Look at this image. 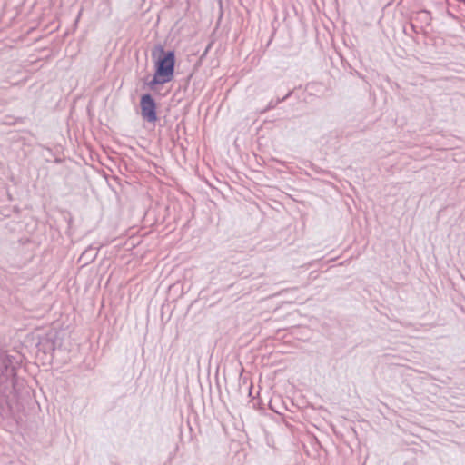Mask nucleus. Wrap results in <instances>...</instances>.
Instances as JSON below:
<instances>
[{
    "mask_svg": "<svg viewBox=\"0 0 465 465\" xmlns=\"http://www.w3.org/2000/svg\"><path fill=\"white\" fill-rule=\"evenodd\" d=\"M292 94V90L289 91L282 98H280V103L286 101Z\"/></svg>",
    "mask_w": 465,
    "mask_h": 465,
    "instance_id": "nucleus-7",
    "label": "nucleus"
},
{
    "mask_svg": "<svg viewBox=\"0 0 465 465\" xmlns=\"http://www.w3.org/2000/svg\"><path fill=\"white\" fill-rule=\"evenodd\" d=\"M151 54L154 62V74L146 85L154 91L158 85H163L173 79L176 56L174 50H165L160 44L153 48Z\"/></svg>",
    "mask_w": 465,
    "mask_h": 465,
    "instance_id": "nucleus-2",
    "label": "nucleus"
},
{
    "mask_svg": "<svg viewBox=\"0 0 465 465\" xmlns=\"http://www.w3.org/2000/svg\"><path fill=\"white\" fill-rule=\"evenodd\" d=\"M140 109L142 118L150 124H155L158 121L157 103L152 94L145 93L140 97Z\"/></svg>",
    "mask_w": 465,
    "mask_h": 465,
    "instance_id": "nucleus-3",
    "label": "nucleus"
},
{
    "mask_svg": "<svg viewBox=\"0 0 465 465\" xmlns=\"http://www.w3.org/2000/svg\"><path fill=\"white\" fill-rule=\"evenodd\" d=\"M15 357L5 351L0 354V415L10 416L18 398V391L24 386L16 376Z\"/></svg>",
    "mask_w": 465,
    "mask_h": 465,
    "instance_id": "nucleus-1",
    "label": "nucleus"
},
{
    "mask_svg": "<svg viewBox=\"0 0 465 465\" xmlns=\"http://www.w3.org/2000/svg\"><path fill=\"white\" fill-rule=\"evenodd\" d=\"M98 252H99V247H94V246L90 245L82 253L81 259H84L85 263L91 262L96 258Z\"/></svg>",
    "mask_w": 465,
    "mask_h": 465,
    "instance_id": "nucleus-4",
    "label": "nucleus"
},
{
    "mask_svg": "<svg viewBox=\"0 0 465 465\" xmlns=\"http://www.w3.org/2000/svg\"><path fill=\"white\" fill-rule=\"evenodd\" d=\"M410 28L411 30L412 33H415V34H418L419 33V30H418V27L414 25V24H411L410 25Z\"/></svg>",
    "mask_w": 465,
    "mask_h": 465,
    "instance_id": "nucleus-8",
    "label": "nucleus"
},
{
    "mask_svg": "<svg viewBox=\"0 0 465 465\" xmlns=\"http://www.w3.org/2000/svg\"><path fill=\"white\" fill-rule=\"evenodd\" d=\"M4 351L0 349V354H2Z\"/></svg>",
    "mask_w": 465,
    "mask_h": 465,
    "instance_id": "nucleus-11",
    "label": "nucleus"
},
{
    "mask_svg": "<svg viewBox=\"0 0 465 465\" xmlns=\"http://www.w3.org/2000/svg\"><path fill=\"white\" fill-rule=\"evenodd\" d=\"M210 47H211V45H209L206 47V50L204 51L203 55L208 52V50L210 49Z\"/></svg>",
    "mask_w": 465,
    "mask_h": 465,
    "instance_id": "nucleus-9",
    "label": "nucleus"
},
{
    "mask_svg": "<svg viewBox=\"0 0 465 465\" xmlns=\"http://www.w3.org/2000/svg\"><path fill=\"white\" fill-rule=\"evenodd\" d=\"M280 104V98H277L276 100H273L272 99L267 106L264 108V110L262 111V113L264 112H267V111H270L272 109H274L278 104Z\"/></svg>",
    "mask_w": 465,
    "mask_h": 465,
    "instance_id": "nucleus-5",
    "label": "nucleus"
},
{
    "mask_svg": "<svg viewBox=\"0 0 465 465\" xmlns=\"http://www.w3.org/2000/svg\"><path fill=\"white\" fill-rule=\"evenodd\" d=\"M420 15L424 16L423 20L426 21L427 25L430 24V13L428 11H426V10L421 11L420 13Z\"/></svg>",
    "mask_w": 465,
    "mask_h": 465,
    "instance_id": "nucleus-6",
    "label": "nucleus"
},
{
    "mask_svg": "<svg viewBox=\"0 0 465 465\" xmlns=\"http://www.w3.org/2000/svg\"><path fill=\"white\" fill-rule=\"evenodd\" d=\"M404 33H405V35H410L406 28H404Z\"/></svg>",
    "mask_w": 465,
    "mask_h": 465,
    "instance_id": "nucleus-10",
    "label": "nucleus"
}]
</instances>
